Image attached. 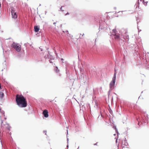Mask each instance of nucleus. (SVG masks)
Instances as JSON below:
<instances>
[{
    "instance_id": "nucleus-24",
    "label": "nucleus",
    "mask_w": 149,
    "mask_h": 149,
    "mask_svg": "<svg viewBox=\"0 0 149 149\" xmlns=\"http://www.w3.org/2000/svg\"><path fill=\"white\" fill-rule=\"evenodd\" d=\"M145 56H146L145 58H146V59H147V58H147V56H146V55Z\"/></svg>"
},
{
    "instance_id": "nucleus-22",
    "label": "nucleus",
    "mask_w": 149,
    "mask_h": 149,
    "mask_svg": "<svg viewBox=\"0 0 149 149\" xmlns=\"http://www.w3.org/2000/svg\"><path fill=\"white\" fill-rule=\"evenodd\" d=\"M62 6L60 8V11H61V10H62Z\"/></svg>"
},
{
    "instance_id": "nucleus-9",
    "label": "nucleus",
    "mask_w": 149,
    "mask_h": 149,
    "mask_svg": "<svg viewBox=\"0 0 149 149\" xmlns=\"http://www.w3.org/2000/svg\"><path fill=\"white\" fill-rule=\"evenodd\" d=\"M34 31L35 32H37L39 30V28L38 26H35L34 27Z\"/></svg>"
},
{
    "instance_id": "nucleus-26",
    "label": "nucleus",
    "mask_w": 149,
    "mask_h": 149,
    "mask_svg": "<svg viewBox=\"0 0 149 149\" xmlns=\"http://www.w3.org/2000/svg\"><path fill=\"white\" fill-rule=\"evenodd\" d=\"M61 60L62 61H63V58H61Z\"/></svg>"
},
{
    "instance_id": "nucleus-17",
    "label": "nucleus",
    "mask_w": 149,
    "mask_h": 149,
    "mask_svg": "<svg viewBox=\"0 0 149 149\" xmlns=\"http://www.w3.org/2000/svg\"><path fill=\"white\" fill-rule=\"evenodd\" d=\"M43 132L45 133V134L47 135V134H46L47 131H44Z\"/></svg>"
},
{
    "instance_id": "nucleus-19",
    "label": "nucleus",
    "mask_w": 149,
    "mask_h": 149,
    "mask_svg": "<svg viewBox=\"0 0 149 149\" xmlns=\"http://www.w3.org/2000/svg\"><path fill=\"white\" fill-rule=\"evenodd\" d=\"M100 118H102V115H101V116H99V117H98V120H99V118H100Z\"/></svg>"
},
{
    "instance_id": "nucleus-6",
    "label": "nucleus",
    "mask_w": 149,
    "mask_h": 149,
    "mask_svg": "<svg viewBox=\"0 0 149 149\" xmlns=\"http://www.w3.org/2000/svg\"><path fill=\"white\" fill-rule=\"evenodd\" d=\"M42 114L46 118H47L49 116L48 111L46 109L45 110L43 111Z\"/></svg>"
},
{
    "instance_id": "nucleus-15",
    "label": "nucleus",
    "mask_w": 149,
    "mask_h": 149,
    "mask_svg": "<svg viewBox=\"0 0 149 149\" xmlns=\"http://www.w3.org/2000/svg\"><path fill=\"white\" fill-rule=\"evenodd\" d=\"M66 73H67L68 72V68L67 67L66 68Z\"/></svg>"
},
{
    "instance_id": "nucleus-32",
    "label": "nucleus",
    "mask_w": 149,
    "mask_h": 149,
    "mask_svg": "<svg viewBox=\"0 0 149 149\" xmlns=\"http://www.w3.org/2000/svg\"><path fill=\"white\" fill-rule=\"evenodd\" d=\"M114 135H116V134H114Z\"/></svg>"
},
{
    "instance_id": "nucleus-11",
    "label": "nucleus",
    "mask_w": 149,
    "mask_h": 149,
    "mask_svg": "<svg viewBox=\"0 0 149 149\" xmlns=\"http://www.w3.org/2000/svg\"><path fill=\"white\" fill-rule=\"evenodd\" d=\"M143 1H143H144L143 0L142 1V0H138V3L135 5H136V8L137 7H139V3L140 1Z\"/></svg>"
},
{
    "instance_id": "nucleus-28",
    "label": "nucleus",
    "mask_w": 149,
    "mask_h": 149,
    "mask_svg": "<svg viewBox=\"0 0 149 149\" xmlns=\"http://www.w3.org/2000/svg\"><path fill=\"white\" fill-rule=\"evenodd\" d=\"M48 53L49 54H49V51H48Z\"/></svg>"
},
{
    "instance_id": "nucleus-2",
    "label": "nucleus",
    "mask_w": 149,
    "mask_h": 149,
    "mask_svg": "<svg viewBox=\"0 0 149 149\" xmlns=\"http://www.w3.org/2000/svg\"><path fill=\"white\" fill-rule=\"evenodd\" d=\"M116 72H115L114 73L113 77L112 78V81L110 83L109 85L110 90H111L114 88L116 77Z\"/></svg>"
},
{
    "instance_id": "nucleus-27",
    "label": "nucleus",
    "mask_w": 149,
    "mask_h": 149,
    "mask_svg": "<svg viewBox=\"0 0 149 149\" xmlns=\"http://www.w3.org/2000/svg\"><path fill=\"white\" fill-rule=\"evenodd\" d=\"M61 11H62V12H63L64 11V10H61Z\"/></svg>"
},
{
    "instance_id": "nucleus-21",
    "label": "nucleus",
    "mask_w": 149,
    "mask_h": 149,
    "mask_svg": "<svg viewBox=\"0 0 149 149\" xmlns=\"http://www.w3.org/2000/svg\"><path fill=\"white\" fill-rule=\"evenodd\" d=\"M97 142L95 143L94 145H97Z\"/></svg>"
},
{
    "instance_id": "nucleus-7",
    "label": "nucleus",
    "mask_w": 149,
    "mask_h": 149,
    "mask_svg": "<svg viewBox=\"0 0 149 149\" xmlns=\"http://www.w3.org/2000/svg\"><path fill=\"white\" fill-rule=\"evenodd\" d=\"M11 13L13 18H15L17 17V15H16V13L14 12L13 10H11Z\"/></svg>"
},
{
    "instance_id": "nucleus-23",
    "label": "nucleus",
    "mask_w": 149,
    "mask_h": 149,
    "mask_svg": "<svg viewBox=\"0 0 149 149\" xmlns=\"http://www.w3.org/2000/svg\"><path fill=\"white\" fill-rule=\"evenodd\" d=\"M111 121H110L109 122V123H108L110 124H111Z\"/></svg>"
},
{
    "instance_id": "nucleus-1",
    "label": "nucleus",
    "mask_w": 149,
    "mask_h": 149,
    "mask_svg": "<svg viewBox=\"0 0 149 149\" xmlns=\"http://www.w3.org/2000/svg\"><path fill=\"white\" fill-rule=\"evenodd\" d=\"M16 101L19 107H23L26 106L27 103L26 99L22 95H17Z\"/></svg>"
},
{
    "instance_id": "nucleus-14",
    "label": "nucleus",
    "mask_w": 149,
    "mask_h": 149,
    "mask_svg": "<svg viewBox=\"0 0 149 149\" xmlns=\"http://www.w3.org/2000/svg\"><path fill=\"white\" fill-rule=\"evenodd\" d=\"M147 2H146L144 3L143 4L145 6H146L147 4Z\"/></svg>"
},
{
    "instance_id": "nucleus-5",
    "label": "nucleus",
    "mask_w": 149,
    "mask_h": 149,
    "mask_svg": "<svg viewBox=\"0 0 149 149\" xmlns=\"http://www.w3.org/2000/svg\"><path fill=\"white\" fill-rule=\"evenodd\" d=\"M136 123L137 124L138 126H136V128H139L140 126H143V123H146V122H136Z\"/></svg>"
},
{
    "instance_id": "nucleus-4",
    "label": "nucleus",
    "mask_w": 149,
    "mask_h": 149,
    "mask_svg": "<svg viewBox=\"0 0 149 149\" xmlns=\"http://www.w3.org/2000/svg\"><path fill=\"white\" fill-rule=\"evenodd\" d=\"M11 47L14 48L17 51L19 52L21 50V47L20 45L18 44L13 42L11 45Z\"/></svg>"
},
{
    "instance_id": "nucleus-31",
    "label": "nucleus",
    "mask_w": 149,
    "mask_h": 149,
    "mask_svg": "<svg viewBox=\"0 0 149 149\" xmlns=\"http://www.w3.org/2000/svg\"><path fill=\"white\" fill-rule=\"evenodd\" d=\"M141 31V30H139V31Z\"/></svg>"
},
{
    "instance_id": "nucleus-3",
    "label": "nucleus",
    "mask_w": 149,
    "mask_h": 149,
    "mask_svg": "<svg viewBox=\"0 0 149 149\" xmlns=\"http://www.w3.org/2000/svg\"><path fill=\"white\" fill-rule=\"evenodd\" d=\"M117 32L116 29H113L111 34V36L114 37L115 39L118 40L120 39V37L119 35Z\"/></svg>"
},
{
    "instance_id": "nucleus-13",
    "label": "nucleus",
    "mask_w": 149,
    "mask_h": 149,
    "mask_svg": "<svg viewBox=\"0 0 149 149\" xmlns=\"http://www.w3.org/2000/svg\"><path fill=\"white\" fill-rule=\"evenodd\" d=\"M55 71L56 72L58 73L59 72V70H58V67H56V68H55Z\"/></svg>"
},
{
    "instance_id": "nucleus-10",
    "label": "nucleus",
    "mask_w": 149,
    "mask_h": 149,
    "mask_svg": "<svg viewBox=\"0 0 149 149\" xmlns=\"http://www.w3.org/2000/svg\"><path fill=\"white\" fill-rule=\"evenodd\" d=\"M128 145V143L127 142V140L126 139V138H125V139L124 141V144H123L122 145V146H123V145H124L125 146H127ZM122 148H124V146H122Z\"/></svg>"
},
{
    "instance_id": "nucleus-8",
    "label": "nucleus",
    "mask_w": 149,
    "mask_h": 149,
    "mask_svg": "<svg viewBox=\"0 0 149 149\" xmlns=\"http://www.w3.org/2000/svg\"><path fill=\"white\" fill-rule=\"evenodd\" d=\"M113 128L115 130L116 133H117V135L118 136L119 133L118 132V129H117L116 126L114 125V126H113Z\"/></svg>"
},
{
    "instance_id": "nucleus-16",
    "label": "nucleus",
    "mask_w": 149,
    "mask_h": 149,
    "mask_svg": "<svg viewBox=\"0 0 149 149\" xmlns=\"http://www.w3.org/2000/svg\"><path fill=\"white\" fill-rule=\"evenodd\" d=\"M63 32H65L64 31H63ZM65 33H68V31H65Z\"/></svg>"
},
{
    "instance_id": "nucleus-25",
    "label": "nucleus",
    "mask_w": 149,
    "mask_h": 149,
    "mask_svg": "<svg viewBox=\"0 0 149 149\" xmlns=\"http://www.w3.org/2000/svg\"><path fill=\"white\" fill-rule=\"evenodd\" d=\"M56 22H54V23L53 24L54 25H55L56 24Z\"/></svg>"
},
{
    "instance_id": "nucleus-18",
    "label": "nucleus",
    "mask_w": 149,
    "mask_h": 149,
    "mask_svg": "<svg viewBox=\"0 0 149 149\" xmlns=\"http://www.w3.org/2000/svg\"><path fill=\"white\" fill-rule=\"evenodd\" d=\"M49 61L51 63H52L53 62L51 60H49Z\"/></svg>"
},
{
    "instance_id": "nucleus-20",
    "label": "nucleus",
    "mask_w": 149,
    "mask_h": 149,
    "mask_svg": "<svg viewBox=\"0 0 149 149\" xmlns=\"http://www.w3.org/2000/svg\"><path fill=\"white\" fill-rule=\"evenodd\" d=\"M69 13H67L66 14H65V15H69Z\"/></svg>"
},
{
    "instance_id": "nucleus-29",
    "label": "nucleus",
    "mask_w": 149,
    "mask_h": 149,
    "mask_svg": "<svg viewBox=\"0 0 149 149\" xmlns=\"http://www.w3.org/2000/svg\"><path fill=\"white\" fill-rule=\"evenodd\" d=\"M117 139H116V142H117Z\"/></svg>"
},
{
    "instance_id": "nucleus-30",
    "label": "nucleus",
    "mask_w": 149,
    "mask_h": 149,
    "mask_svg": "<svg viewBox=\"0 0 149 149\" xmlns=\"http://www.w3.org/2000/svg\"><path fill=\"white\" fill-rule=\"evenodd\" d=\"M59 75L60 76H61V74H59Z\"/></svg>"
},
{
    "instance_id": "nucleus-12",
    "label": "nucleus",
    "mask_w": 149,
    "mask_h": 149,
    "mask_svg": "<svg viewBox=\"0 0 149 149\" xmlns=\"http://www.w3.org/2000/svg\"><path fill=\"white\" fill-rule=\"evenodd\" d=\"M4 95V93L2 92H0V98L2 99Z\"/></svg>"
}]
</instances>
